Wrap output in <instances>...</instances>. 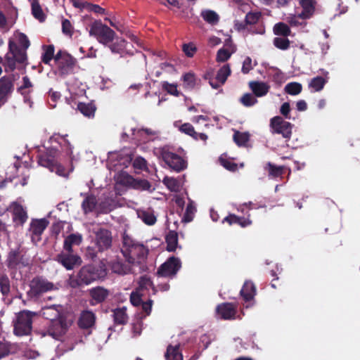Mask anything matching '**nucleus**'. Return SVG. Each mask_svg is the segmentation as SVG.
Masks as SVG:
<instances>
[{
	"instance_id": "f257e3e1",
	"label": "nucleus",
	"mask_w": 360,
	"mask_h": 360,
	"mask_svg": "<svg viewBox=\"0 0 360 360\" xmlns=\"http://www.w3.org/2000/svg\"><path fill=\"white\" fill-rule=\"evenodd\" d=\"M105 270L101 267L91 265L83 266L77 276H70L67 281L68 285L75 288L84 285H89L92 282L105 276Z\"/></svg>"
},
{
	"instance_id": "f03ea898",
	"label": "nucleus",
	"mask_w": 360,
	"mask_h": 360,
	"mask_svg": "<svg viewBox=\"0 0 360 360\" xmlns=\"http://www.w3.org/2000/svg\"><path fill=\"white\" fill-rule=\"evenodd\" d=\"M122 252L129 264H135L141 263L146 258L148 250L143 244L124 234Z\"/></svg>"
},
{
	"instance_id": "7ed1b4c3",
	"label": "nucleus",
	"mask_w": 360,
	"mask_h": 360,
	"mask_svg": "<svg viewBox=\"0 0 360 360\" xmlns=\"http://www.w3.org/2000/svg\"><path fill=\"white\" fill-rule=\"evenodd\" d=\"M91 243L98 252H103L109 249L112 243V236L107 229L94 226L89 230Z\"/></svg>"
},
{
	"instance_id": "20e7f679",
	"label": "nucleus",
	"mask_w": 360,
	"mask_h": 360,
	"mask_svg": "<svg viewBox=\"0 0 360 360\" xmlns=\"http://www.w3.org/2000/svg\"><path fill=\"white\" fill-rule=\"evenodd\" d=\"M154 153L175 171L179 172L186 167V162L180 156L174 153L168 146L155 148Z\"/></svg>"
},
{
	"instance_id": "39448f33",
	"label": "nucleus",
	"mask_w": 360,
	"mask_h": 360,
	"mask_svg": "<svg viewBox=\"0 0 360 360\" xmlns=\"http://www.w3.org/2000/svg\"><path fill=\"white\" fill-rule=\"evenodd\" d=\"M8 52L6 54L4 65L6 71H12L16 67L17 63H23L26 59L25 51L20 49L12 40L8 41Z\"/></svg>"
},
{
	"instance_id": "423d86ee",
	"label": "nucleus",
	"mask_w": 360,
	"mask_h": 360,
	"mask_svg": "<svg viewBox=\"0 0 360 360\" xmlns=\"http://www.w3.org/2000/svg\"><path fill=\"white\" fill-rule=\"evenodd\" d=\"M89 34L96 37L98 42L107 45L114 40L115 32L101 21H95L90 26Z\"/></svg>"
},
{
	"instance_id": "0eeeda50",
	"label": "nucleus",
	"mask_w": 360,
	"mask_h": 360,
	"mask_svg": "<svg viewBox=\"0 0 360 360\" xmlns=\"http://www.w3.org/2000/svg\"><path fill=\"white\" fill-rule=\"evenodd\" d=\"M72 322V319L69 316L60 317V319L56 321L50 322L47 328V333L53 338L63 340V336L67 333Z\"/></svg>"
},
{
	"instance_id": "6e6552de",
	"label": "nucleus",
	"mask_w": 360,
	"mask_h": 360,
	"mask_svg": "<svg viewBox=\"0 0 360 360\" xmlns=\"http://www.w3.org/2000/svg\"><path fill=\"white\" fill-rule=\"evenodd\" d=\"M34 313L29 311L20 312L15 323L14 333L17 335H25L30 333L32 329V318Z\"/></svg>"
},
{
	"instance_id": "1a4fd4ad",
	"label": "nucleus",
	"mask_w": 360,
	"mask_h": 360,
	"mask_svg": "<svg viewBox=\"0 0 360 360\" xmlns=\"http://www.w3.org/2000/svg\"><path fill=\"white\" fill-rule=\"evenodd\" d=\"M54 58L62 75L69 74L72 70L75 60L70 54L60 51Z\"/></svg>"
},
{
	"instance_id": "9d476101",
	"label": "nucleus",
	"mask_w": 360,
	"mask_h": 360,
	"mask_svg": "<svg viewBox=\"0 0 360 360\" xmlns=\"http://www.w3.org/2000/svg\"><path fill=\"white\" fill-rule=\"evenodd\" d=\"M181 266V264L180 259L174 257H171L160 266L158 274L163 277L173 276L180 269Z\"/></svg>"
},
{
	"instance_id": "9b49d317",
	"label": "nucleus",
	"mask_w": 360,
	"mask_h": 360,
	"mask_svg": "<svg viewBox=\"0 0 360 360\" xmlns=\"http://www.w3.org/2000/svg\"><path fill=\"white\" fill-rule=\"evenodd\" d=\"M271 127L273 132L281 134L285 139H290L292 134V125L290 122L283 120L279 116L271 120Z\"/></svg>"
},
{
	"instance_id": "f8f14e48",
	"label": "nucleus",
	"mask_w": 360,
	"mask_h": 360,
	"mask_svg": "<svg viewBox=\"0 0 360 360\" xmlns=\"http://www.w3.org/2000/svg\"><path fill=\"white\" fill-rule=\"evenodd\" d=\"M82 205L85 213L92 212L94 210H96L98 212L107 213L112 210L110 204H108V205L100 204L97 206L96 198L93 195L87 196L84 200Z\"/></svg>"
},
{
	"instance_id": "ddd939ff",
	"label": "nucleus",
	"mask_w": 360,
	"mask_h": 360,
	"mask_svg": "<svg viewBox=\"0 0 360 360\" xmlns=\"http://www.w3.org/2000/svg\"><path fill=\"white\" fill-rule=\"evenodd\" d=\"M39 163L40 165L49 168L51 172H56L58 176L66 177L69 174V172H67L61 165L55 162L53 158L41 155L39 158Z\"/></svg>"
},
{
	"instance_id": "4468645a",
	"label": "nucleus",
	"mask_w": 360,
	"mask_h": 360,
	"mask_svg": "<svg viewBox=\"0 0 360 360\" xmlns=\"http://www.w3.org/2000/svg\"><path fill=\"white\" fill-rule=\"evenodd\" d=\"M31 288L34 293L39 294L57 290L58 287L45 278H36L31 282Z\"/></svg>"
},
{
	"instance_id": "2eb2a0df",
	"label": "nucleus",
	"mask_w": 360,
	"mask_h": 360,
	"mask_svg": "<svg viewBox=\"0 0 360 360\" xmlns=\"http://www.w3.org/2000/svg\"><path fill=\"white\" fill-rule=\"evenodd\" d=\"M48 224L49 221L45 219L32 220L29 231L31 233L32 241L37 242L40 240V236Z\"/></svg>"
},
{
	"instance_id": "dca6fc26",
	"label": "nucleus",
	"mask_w": 360,
	"mask_h": 360,
	"mask_svg": "<svg viewBox=\"0 0 360 360\" xmlns=\"http://www.w3.org/2000/svg\"><path fill=\"white\" fill-rule=\"evenodd\" d=\"M13 80L8 77L0 78V105L7 102L9 96L13 91Z\"/></svg>"
},
{
	"instance_id": "f3484780",
	"label": "nucleus",
	"mask_w": 360,
	"mask_h": 360,
	"mask_svg": "<svg viewBox=\"0 0 360 360\" xmlns=\"http://www.w3.org/2000/svg\"><path fill=\"white\" fill-rule=\"evenodd\" d=\"M28 259L24 258L18 250H12L10 252L7 259V264L8 267L12 269H20L28 265Z\"/></svg>"
},
{
	"instance_id": "a211bd4d",
	"label": "nucleus",
	"mask_w": 360,
	"mask_h": 360,
	"mask_svg": "<svg viewBox=\"0 0 360 360\" xmlns=\"http://www.w3.org/2000/svg\"><path fill=\"white\" fill-rule=\"evenodd\" d=\"M58 261L67 269H72L76 265L82 263L81 258L68 252V253H61L58 255Z\"/></svg>"
},
{
	"instance_id": "6ab92c4d",
	"label": "nucleus",
	"mask_w": 360,
	"mask_h": 360,
	"mask_svg": "<svg viewBox=\"0 0 360 360\" xmlns=\"http://www.w3.org/2000/svg\"><path fill=\"white\" fill-rule=\"evenodd\" d=\"M63 309L61 305H51L43 307L41 314L45 319L53 322V321L60 319V317L67 316L63 314Z\"/></svg>"
},
{
	"instance_id": "aec40b11",
	"label": "nucleus",
	"mask_w": 360,
	"mask_h": 360,
	"mask_svg": "<svg viewBox=\"0 0 360 360\" xmlns=\"http://www.w3.org/2000/svg\"><path fill=\"white\" fill-rule=\"evenodd\" d=\"M10 209L13 214L14 220L18 221L20 224H23L27 220V212L20 204L16 202H13L10 206Z\"/></svg>"
},
{
	"instance_id": "412c9836",
	"label": "nucleus",
	"mask_w": 360,
	"mask_h": 360,
	"mask_svg": "<svg viewBox=\"0 0 360 360\" xmlns=\"http://www.w3.org/2000/svg\"><path fill=\"white\" fill-rule=\"evenodd\" d=\"M217 312L222 319H230L234 317L236 309L231 304L224 303L217 307Z\"/></svg>"
},
{
	"instance_id": "4be33fe9",
	"label": "nucleus",
	"mask_w": 360,
	"mask_h": 360,
	"mask_svg": "<svg viewBox=\"0 0 360 360\" xmlns=\"http://www.w3.org/2000/svg\"><path fill=\"white\" fill-rule=\"evenodd\" d=\"M162 182L172 192H179L184 186L182 179H175L174 177L166 176L164 178Z\"/></svg>"
},
{
	"instance_id": "5701e85b",
	"label": "nucleus",
	"mask_w": 360,
	"mask_h": 360,
	"mask_svg": "<svg viewBox=\"0 0 360 360\" xmlns=\"http://www.w3.org/2000/svg\"><path fill=\"white\" fill-rule=\"evenodd\" d=\"M249 86L253 91L254 95L257 97L265 96L268 93L270 88V86L266 83L262 82H250L249 83Z\"/></svg>"
},
{
	"instance_id": "b1692460",
	"label": "nucleus",
	"mask_w": 360,
	"mask_h": 360,
	"mask_svg": "<svg viewBox=\"0 0 360 360\" xmlns=\"http://www.w3.org/2000/svg\"><path fill=\"white\" fill-rule=\"evenodd\" d=\"M96 317L94 314L90 311H84L81 314L79 325L84 328H91L94 325Z\"/></svg>"
},
{
	"instance_id": "393cba45",
	"label": "nucleus",
	"mask_w": 360,
	"mask_h": 360,
	"mask_svg": "<svg viewBox=\"0 0 360 360\" xmlns=\"http://www.w3.org/2000/svg\"><path fill=\"white\" fill-rule=\"evenodd\" d=\"M68 135L60 136V135H54L51 138V141L58 142L62 149L66 153V154L69 156H71L72 154V148L73 146L70 143V142L66 139Z\"/></svg>"
},
{
	"instance_id": "a878e982",
	"label": "nucleus",
	"mask_w": 360,
	"mask_h": 360,
	"mask_svg": "<svg viewBox=\"0 0 360 360\" xmlns=\"http://www.w3.org/2000/svg\"><path fill=\"white\" fill-rule=\"evenodd\" d=\"M82 241V236L80 233H72L69 235L64 241V249L72 252L73 245H79Z\"/></svg>"
},
{
	"instance_id": "bb28decb",
	"label": "nucleus",
	"mask_w": 360,
	"mask_h": 360,
	"mask_svg": "<svg viewBox=\"0 0 360 360\" xmlns=\"http://www.w3.org/2000/svg\"><path fill=\"white\" fill-rule=\"evenodd\" d=\"M137 215L140 219L149 226L155 224L157 221L153 211L150 210H139L137 211Z\"/></svg>"
},
{
	"instance_id": "cd10ccee",
	"label": "nucleus",
	"mask_w": 360,
	"mask_h": 360,
	"mask_svg": "<svg viewBox=\"0 0 360 360\" xmlns=\"http://www.w3.org/2000/svg\"><path fill=\"white\" fill-rule=\"evenodd\" d=\"M90 295L92 297L93 304L102 302L107 297L108 291L101 287H97L90 290Z\"/></svg>"
},
{
	"instance_id": "c85d7f7f",
	"label": "nucleus",
	"mask_w": 360,
	"mask_h": 360,
	"mask_svg": "<svg viewBox=\"0 0 360 360\" xmlns=\"http://www.w3.org/2000/svg\"><path fill=\"white\" fill-rule=\"evenodd\" d=\"M110 265L111 270L118 274L124 275L131 271L130 266L122 264L119 259L111 262Z\"/></svg>"
},
{
	"instance_id": "c756f323",
	"label": "nucleus",
	"mask_w": 360,
	"mask_h": 360,
	"mask_svg": "<svg viewBox=\"0 0 360 360\" xmlns=\"http://www.w3.org/2000/svg\"><path fill=\"white\" fill-rule=\"evenodd\" d=\"M77 109L85 117L90 118L94 117L96 108L92 103H79Z\"/></svg>"
},
{
	"instance_id": "7c9ffc66",
	"label": "nucleus",
	"mask_w": 360,
	"mask_h": 360,
	"mask_svg": "<svg viewBox=\"0 0 360 360\" xmlns=\"http://www.w3.org/2000/svg\"><path fill=\"white\" fill-rule=\"evenodd\" d=\"M300 4L302 7L301 16L305 20L311 18L314 12V7L311 0H299Z\"/></svg>"
},
{
	"instance_id": "2f4dec72",
	"label": "nucleus",
	"mask_w": 360,
	"mask_h": 360,
	"mask_svg": "<svg viewBox=\"0 0 360 360\" xmlns=\"http://www.w3.org/2000/svg\"><path fill=\"white\" fill-rule=\"evenodd\" d=\"M165 357L167 360H183L182 354L179 352V345H169Z\"/></svg>"
},
{
	"instance_id": "473e14b6",
	"label": "nucleus",
	"mask_w": 360,
	"mask_h": 360,
	"mask_svg": "<svg viewBox=\"0 0 360 360\" xmlns=\"http://www.w3.org/2000/svg\"><path fill=\"white\" fill-rule=\"evenodd\" d=\"M240 295L245 301L251 300L255 295V288L252 283L247 281L240 290Z\"/></svg>"
},
{
	"instance_id": "72a5a7b5",
	"label": "nucleus",
	"mask_w": 360,
	"mask_h": 360,
	"mask_svg": "<svg viewBox=\"0 0 360 360\" xmlns=\"http://www.w3.org/2000/svg\"><path fill=\"white\" fill-rule=\"evenodd\" d=\"M228 47L226 49H220L217 53L216 60L219 63H223L226 61L231 56L233 53L235 52V48L232 45H227Z\"/></svg>"
},
{
	"instance_id": "f704fd0d",
	"label": "nucleus",
	"mask_w": 360,
	"mask_h": 360,
	"mask_svg": "<svg viewBox=\"0 0 360 360\" xmlns=\"http://www.w3.org/2000/svg\"><path fill=\"white\" fill-rule=\"evenodd\" d=\"M167 250L169 252L175 251L178 245V234L174 231H169L166 236Z\"/></svg>"
},
{
	"instance_id": "c9c22d12",
	"label": "nucleus",
	"mask_w": 360,
	"mask_h": 360,
	"mask_svg": "<svg viewBox=\"0 0 360 360\" xmlns=\"http://www.w3.org/2000/svg\"><path fill=\"white\" fill-rule=\"evenodd\" d=\"M286 20L292 27H304L307 25L305 19L300 14L290 15L287 17Z\"/></svg>"
},
{
	"instance_id": "e433bc0d",
	"label": "nucleus",
	"mask_w": 360,
	"mask_h": 360,
	"mask_svg": "<svg viewBox=\"0 0 360 360\" xmlns=\"http://www.w3.org/2000/svg\"><path fill=\"white\" fill-rule=\"evenodd\" d=\"M201 16L205 21L211 25L217 24L219 20L218 14L215 11L211 10L202 11Z\"/></svg>"
},
{
	"instance_id": "4c0bfd02",
	"label": "nucleus",
	"mask_w": 360,
	"mask_h": 360,
	"mask_svg": "<svg viewBox=\"0 0 360 360\" xmlns=\"http://www.w3.org/2000/svg\"><path fill=\"white\" fill-rule=\"evenodd\" d=\"M15 44L18 42L24 51L30 46V41L27 36L21 32H15L13 38L11 39Z\"/></svg>"
},
{
	"instance_id": "58836bf2",
	"label": "nucleus",
	"mask_w": 360,
	"mask_h": 360,
	"mask_svg": "<svg viewBox=\"0 0 360 360\" xmlns=\"http://www.w3.org/2000/svg\"><path fill=\"white\" fill-rule=\"evenodd\" d=\"M127 43L124 39L116 38L115 41L109 45L110 51L114 53H122L126 49Z\"/></svg>"
},
{
	"instance_id": "ea45409f",
	"label": "nucleus",
	"mask_w": 360,
	"mask_h": 360,
	"mask_svg": "<svg viewBox=\"0 0 360 360\" xmlns=\"http://www.w3.org/2000/svg\"><path fill=\"white\" fill-rule=\"evenodd\" d=\"M183 86L186 89H193L196 85V78L193 73L188 72L183 75Z\"/></svg>"
},
{
	"instance_id": "a19ab883",
	"label": "nucleus",
	"mask_w": 360,
	"mask_h": 360,
	"mask_svg": "<svg viewBox=\"0 0 360 360\" xmlns=\"http://www.w3.org/2000/svg\"><path fill=\"white\" fill-rule=\"evenodd\" d=\"M112 316L115 322L117 323L124 324L127 321V315L124 307L115 309Z\"/></svg>"
},
{
	"instance_id": "79ce46f5",
	"label": "nucleus",
	"mask_w": 360,
	"mask_h": 360,
	"mask_svg": "<svg viewBox=\"0 0 360 360\" xmlns=\"http://www.w3.org/2000/svg\"><path fill=\"white\" fill-rule=\"evenodd\" d=\"M274 33L276 35L288 37L290 34V29L288 25L283 22H278L274 26Z\"/></svg>"
},
{
	"instance_id": "37998d69",
	"label": "nucleus",
	"mask_w": 360,
	"mask_h": 360,
	"mask_svg": "<svg viewBox=\"0 0 360 360\" xmlns=\"http://www.w3.org/2000/svg\"><path fill=\"white\" fill-rule=\"evenodd\" d=\"M230 73L231 70L229 66L228 65H225L219 70L216 77V80H217L221 84H223L226 82Z\"/></svg>"
},
{
	"instance_id": "c03bdc74",
	"label": "nucleus",
	"mask_w": 360,
	"mask_h": 360,
	"mask_svg": "<svg viewBox=\"0 0 360 360\" xmlns=\"http://www.w3.org/2000/svg\"><path fill=\"white\" fill-rule=\"evenodd\" d=\"M326 83V79L321 77H316L311 80L309 87L312 88L315 91H319L323 88Z\"/></svg>"
},
{
	"instance_id": "a18cd8bd",
	"label": "nucleus",
	"mask_w": 360,
	"mask_h": 360,
	"mask_svg": "<svg viewBox=\"0 0 360 360\" xmlns=\"http://www.w3.org/2000/svg\"><path fill=\"white\" fill-rule=\"evenodd\" d=\"M116 179L117 183L124 186H131L133 182H134V179L126 172L118 174Z\"/></svg>"
},
{
	"instance_id": "49530a36",
	"label": "nucleus",
	"mask_w": 360,
	"mask_h": 360,
	"mask_svg": "<svg viewBox=\"0 0 360 360\" xmlns=\"http://www.w3.org/2000/svg\"><path fill=\"white\" fill-rule=\"evenodd\" d=\"M32 13L35 18L39 21H44L45 15L38 1H34L32 4Z\"/></svg>"
},
{
	"instance_id": "de8ad7c7",
	"label": "nucleus",
	"mask_w": 360,
	"mask_h": 360,
	"mask_svg": "<svg viewBox=\"0 0 360 360\" xmlns=\"http://www.w3.org/2000/svg\"><path fill=\"white\" fill-rule=\"evenodd\" d=\"M131 187L142 191H152L150 184L145 179H134V182H133Z\"/></svg>"
},
{
	"instance_id": "09e8293b",
	"label": "nucleus",
	"mask_w": 360,
	"mask_h": 360,
	"mask_svg": "<svg viewBox=\"0 0 360 360\" xmlns=\"http://www.w3.org/2000/svg\"><path fill=\"white\" fill-rule=\"evenodd\" d=\"M273 44L276 48L281 50H287L290 47V41L285 37H275Z\"/></svg>"
},
{
	"instance_id": "8fccbe9b",
	"label": "nucleus",
	"mask_w": 360,
	"mask_h": 360,
	"mask_svg": "<svg viewBox=\"0 0 360 360\" xmlns=\"http://www.w3.org/2000/svg\"><path fill=\"white\" fill-rule=\"evenodd\" d=\"M285 90L290 95H297L302 91V85L297 82H291L285 86Z\"/></svg>"
},
{
	"instance_id": "3c124183",
	"label": "nucleus",
	"mask_w": 360,
	"mask_h": 360,
	"mask_svg": "<svg viewBox=\"0 0 360 360\" xmlns=\"http://www.w3.org/2000/svg\"><path fill=\"white\" fill-rule=\"evenodd\" d=\"M54 54V46L53 45L46 46L44 47V53L42 56V61L48 64L51 60Z\"/></svg>"
},
{
	"instance_id": "603ef678",
	"label": "nucleus",
	"mask_w": 360,
	"mask_h": 360,
	"mask_svg": "<svg viewBox=\"0 0 360 360\" xmlns=\"http://www.w3.org/2000/svg\"><path fill=\"white\" fill-rule=\"evenodd\" d=\"M195 212V207L193 203L191 202L188 204L186 210V212L184 214V217L183 218V221L185 222H190L192 221L193 218V215Z\"/></svg>"
},
{
	"instance_id": "864d4df0",
	"label": "nucleus",
	"mask_w": 360,
	"mask_h": 360,
	"mask_svg": "<svg viewBox=\"0 0 360 360\" xmlns=\"http://www.w3.org/2000/svg\"><path fill=\"white\" fill-rule=\"evenodd\" d=\"M240 102L243 105L250 107L255 105L257 102V100L255 95L245 94L240 98Z\"/></svg>"
},
{
	"instance_id": "5fc2aeb1",
	"label": "nucleus",
	"mask_w": 360,
	"mask_h": 360,
	"mask_svg": "<svg viewBox=\"0 0 360 360\" xmlns=\"http://www.w3.org/2000/svg\"><path fill=\"white\" fill-rule=\"evenodd\" d=\"M162 88L165 89L168 94L179 96L180 93L177 89V85L175 84H170L167 82H162Z\"/></svg>"
},
{
	"instance_id": "6e6d98bb",
	"label": "nucleus",
	"mask_w": 360,
	"mask_h": 360,
	"mask_svg": "<svg viewBox=\"0 0 360 360\" xmlns=\"http://www.w3.org/2000/svg\"><path fill=\"white\" fill-rule=\"evenodd\" d=\"M149 288H153L151 281L148 277L142 276L139 281V287L136 290L142 292L144 290H148Z\"/></svg>"
},
{
	"instance_id": "4d7b16f0",
	"label": "nucleus",
	"mask_w": 360,
	"mask_h": 360,
	"mask_svg": "<svg viewBox=\"0 0 360 360\" xmlns=\"http://www.w3.org/2000/svg\"><path fill=\"white\" fill-rule=\"evenodd\" d=\"M233 139H234L235 142L238 145L242 146V145L245 144L248 142V141L249 139V135L247 133L236 132V133H235V134L233 136Z\"/></svg>"
},
{
	"instance_id": "13d9d810",
	"label": "nucleus",
	"mask_w": 360,
	"mask_h": 360,
	"mask_svg": "<svg viewBox=\"0 0 360 360\" xmlns=\"http://www.w3.org/2000/svg\"><path fill=\"white\" fill-rule=\"evenodd\" d=\"M269 174L270 176L275 178L283 174V167H276L271 163L268 164Z\"/></svg>"
},
{
	"instance_id": "bf43d9fd",
	"label": "nucleus",
	"mask_w": 360,
	"mask_h": 360,
	"mask_svg": "<svg viewBox=\"0 0 360 360\" xmlns=\"http://www.w3.org/2000/svg\"><path fill=\"white\" fill-rule=\"evenodd\" d=\"M143 293L139 290L132 292L130 296V302L134 306H139L141 302V296Z\"/></svg>"
},
{
	"instance_id": "052dcab7",
	"label": "nucleus",
	"mask_w": 360,
	"mask_h": 360,
	"mask_svg": "<svg viewBox=\"0 0 360 360\" xmlns=\"http://www.w3.org/2000/svg\"><path fill=\"white\" fill-rule=\"evenodd\" d=\"M179 130L188 135L193 136L195 139H198V138L196 136H195V135L196 134V132L195 131L193 127L191 124H189V123L183 124L180 127Z\"/></svg>"
},
{
	"instance_id": "680f3d73",
	"label": "nucleus",
	"mask_w": 360,
	"mask_h": 360,
	"mask_svg": "<svg viewBox=\"0 0 360 360\" xmlns=\"http://www.w3.org/2000/svg\"><path fill=\"white\" fill-rule=\"evenodd\" d=\"M182 49L188 57L193 56L197 50L196 46L193 43L184 44Z\"/></svg>"
},
{
	"instance_id": "e2e57ef3",
	"label": "nucleus",
	"mask_w": 360,
	"mask_h": 360,
	"mask_svg": "<svg viewBox=\"0 0 360 360\" xmlns=\"http://www.w3.org/2000/svg\"><path fill=\"white\" fill-rule=\"evenodd\" d=\"M83 7L87 9L88 11L94 12L96 13H105V9L97 4H86L85 5H84Z\"/></svg>"
},
{
	"instance_id": "0e129e2a",
	"label": "nucleus",
	"mask_w": 360,
	"mask_h": 360,
	"mask_svg": "<svg viewBox=\"0 0 360 360\" xmlns=\"http://www.w3.org/2000/svg\"><path fill=\"white\" fill-rule=\"evenodd\" d=\"M260 14L258 13H248L245 16V22L247 24H255L259 19Z\"/></svg>"
},
{
	"instance_id": "69168bd1",
	"label": "nucleus",
	"mask_w": 360,
	"mask_h": 360,
	"mask_svg": "<svg viewBox=\"0 0 360 360\" xmlns=\"http://www.w3.org/2000/svg\"><path fill=\"white\" fill-rule=\"evenodd\" d=\"M219 162L223 167L230 171L236 169L237 166L236 164L233 163L231 160L225 159L222 156L219 158Z\"/></svg>"
},
{
	"instance_id": "338daca9",
	"label": "nucleus",
	"mask_w": 360,
	"mask_h": 360,
	"mask_svg": "<svg viewBox=\"0 0 360 360\" xmlns=\"http://www.w3.org/2000/svg\"><path fill=\"white\" fill-rule=\"evenodd\" d=\"M62 31L63 32L68 36H71L72 34V26L70 22L65 19L62 22Z\"/></svg>"
},
{
	"instance_id": "774afa93",
	"label": "nucleus",
	"mask_w": 360,
	"mask_h": 360,
	"mask_svg": "<svg viewBox=\"0 0 360 360\" xmlns=\"http://www.w3.org/2000/svg\"><path fill=\"white\" fill-rule=\"evenodd\" d=\"M0 288L4 295L8 293L10 290L9 282L7 278H0Z\"/></svg>"
}]
</instances>
